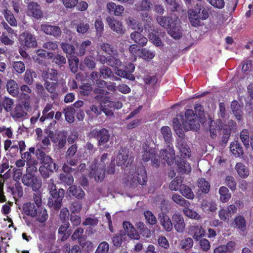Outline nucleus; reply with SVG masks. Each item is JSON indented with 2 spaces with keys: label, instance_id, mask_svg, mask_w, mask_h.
<instances>
[{
  "label": "nucleus",
  "instance_id": "1",
  "mask_svg": "<svg viewBox=\"0 0 253 253\" xmlns=\"http://www.w3.org/2000/svg\"><path fill=\"white\" fill-rule=\"evenodd\" d=\"M158 23L168 30V34L174 39H179L182 36L181 21L175 14L168 16H159L157 17Z\"/></svg>",
  "mask_w": 253,
  "mask_h": 253
},
{
  "label": "nucleus",
  "instance_id": "2",
  "mask_svg": "<svg viewBox=\"0 0 253 253\" xmlns=\"http://www.w3.org/2000/svg\"><path fill=\"white\" fill-rule=\"evenodd\" d=\"M57 75V71L53 69H48L43 71L42 73V77L44 81V86L50 94V98L52 100L57 99L60 94Z\"/></svg>",
  "mask_w": 253,
  "mask_h": 253
},
{
  "label": "nucleus",
  "instance_id": "3",
  "mask_svg": "<svg viewBox=\"0 0 253 253\" xmlns=\"http://www.w3.org/2000/svg\"><path fill=\"white\" fill-rule=\"evenodd\" d=\"M49 193L50 197L48 200L47 205L50 208L58 211L62 206L65 191L62 188L57 190L56 185L53 184L49 189Z\"/></svg>",
  "mask_w": 253,
  "mask_h": 253
},
{
  "label": "nucleus",
  "instance_id": "4",
  "mask_svg": "<svg viewBox=\"0 0 253 253\" xmlns=\"http://www.w3.org/2000/svg\"><path fill=\"white\" fill-rule=\"evenodd\" d=\"M128 175L127 182H129L130 186L135 187L137 184L144 185L147 181V175L145 168L143 167H139L135 173L134 169H131Z\"/></svg>",
  "mask_w": 253,
  "mask_h": 253
},
{
  "label": "nucleus",
  "instance_id": "5",
  "mask_svg": "<svg viewBox=\"0 0 253 253\" xmlns=\"http://www.w3.org/2000/svg\"><path fill=\"white\" fill-rule=\"evenodd\" d=\"M90 138H94L97 140L98 146H103L107 143L110 138V134L108 129L103 128L100 130L94 128L91 130L87 135Z\"/></svg>",
  "mask_w": 253,
  "mask_h": 253
},
{
  "label": "nucleus",
  "instance_id": "6",
  "mask_svg": "<svg viewBox=\"0 0 253 253\" xmlns=\"http://www.w3.org/2000/svg\"><path fill=\"white\" fill-rule=\"evenodd\" d=\"M22 182L24 185L31 187L34 191H38L41 188L42 182L36 174H25L22 178Z\"/></svg>",
  "mask_w": 253,
  "mask_h": 253
},
{
  "label": "nucleus",
  "instance_id": "7",
  "mask_svg": "<svg viewBox=\"0 0 253 253\" xmlns=\"http://www.w3.org/2000/svg\"><path fill=\"white\" fill-rule=\"evenodd\" d=\"M185 124L184 126L186 129H196L199 127V124L197 122L198 116L194 113L192 109H187L185 113Z\"/></svg>",
  "mask_w": 253,
  "mask_h": 253
},
{
  "label": "nucleus",
  "instance_id": "8",
  "mask_svg": "<svg viewBox=\"0 0 253 253\" xmlns=\"http://www.w3.org/2000/svg\"><path fill=\"white\" fill-rule=\"evenodd\" d=\"M19 43L24 48L35 47L37 42L34 36L31 33L25 32L19 36Z\"/></svg>",
  "mask_w": 253,
  "mask_h": 253
},
{
  "label": "nucleus",
  "instance_id": "9",
  "mask_svg": "<svg viewBox=\"0 0 253 253\" xmlns=\"http://www.w3.org/2000/svg\"><path fill=\"white\" fill-rule=\"evenodd\" d=\"M105 20L109 28L114 32H115L117 34L120 35L125 33L126 30L121 21L112 16H107Z\"/></svg>",
  "mask_w": 253,
  "mask_h": 253
},
{
  "label": "nucleus",
  "instance_id": "10",
  "mask_svg": "<svg viewBox=\"0 0 253 253\" xmlns=\"http://www.w3.org/2000/svg\"><path fill=\"white\" fill-rule=\"evenodd\" d=\"M134 69L135 66L134 64L129 63L124 67L123 69H118L116 74L119 77L133 81L135 78L132 73L134 72Z\"/></svg>",
  "mask_w": 253,
  "mask_h": 253
},
{
  "label": "nucleus",
  "instance_id": "11",
  "mask_svg": "<svg viewBox=\"0 0 253 253\" xmlns=\"http://www.w3.org/2000/svg\"><path fill=\"white\" fill-rule=\"evenodd\" d=\"M159 158L161 160H165L168 165L173 164L175 159V153L173 148L170 144L168 145L166 148L163 149L160 152V156Z\"/></svg>",
  "mask_w": 253,
  "mask_h": 253
},
{
  "label": "nucleus",
  "instance_id": "12",
  "mask_svg": "<svg viewBox=\"0 0 253 253\" xmlns=\"http://www.w3.org/2000/svg\"><path fill=\"white\" fill-rule=\"evenodd\" d=\"M237 211V208L234 205H230L226 209L222 208L218 211V216L220 220L228 221L232 214Z\"/></svg>",
  "mask_w": 253,
  "mask_h": 253
},
{
  "label": "nucleus",
  "instance_id": "13",
  "mask_svg": "<svg viewBox=\"0 0 253 253\" xmlns=\"http://www.w3.org/2000/svg\"><path fill=\"white\" fill-rule=\"evenodd\" d=\"M41 29L45 34L53 36L56 39L60 37L62 33L59 26L47 24H42Z\"/></svg>",
  "mask_w": 253,
  "mask_h": 253
},
{
  "label": "nucleus",
  "instance_id": "14",
  "mask_svg": "<svg viewBox=\"0 0 253 253\" xmlns=\"http://www.w3.org/2000/svg\"><path fill=\"white\" fill-rule=\"evenodd\" d=\"M28 12L29 14L36 19H40L43 16V13L41 10V7L36 2H30L27 6Z\"/></svg>",
  "mask_w": 253,
  "mask_h": 253
},
{
  "label": "nucleus",
  "instance_id": "15",
  "mask_svg": "<svg viewBox=\"0 0 253 253\" xmlns=\"http://www.w3.org/2000/svg\"><path fill=\"white\" fill-rule=\"evenodd\" d=\"M143 155L142 160L144 162H148L150 160H152L154 157H157V150L155 148L150 147L147 143H144L142 144Z\"/></svg>",
  "mask_w": 253,
  "mask_h": 253
},
{
  "label": "nucleus",
  "instance_id": "16",
  "mask_svg": "<svg viewBox=\"0 0 253 253\" xmlns=\"http://www.w3.org/2000/svg\"><path fill=\"white\" fill-rule=\"evenodd\" d=\"M172 226L178 232H182L185 224L182 215L179 213H175L172 216Z\"/></svg>",
  "mask_w": 253,
  "mask_h": 253
},
{
  "label": "nucleus",
  "instance_id": "17",
  "mask_svg": "<svg viewBox=\"0 0 253 253\" xmlns=\"http://www.w3.org/2000/svg\"><path fill=\"white\" fill-rule=\"evenodd\" d=\"M124 232L131 239L139 240L140 235L136 229L133 226L131 223L128 221H124L123 224Z\"/></svg>",
  "mask_w": 253,
  "mask_h": 253
},
{
  "label": "nucleus",
  "instance_id": "18",
  "mask_svg": "<svg viewBox=\"0 0 253 253\" xmlns=\"http://www.w3.org/2000/svg\"><path fill=\"white\" fill-rule=\"evenodd\" d=\"M13 99L6 97L3 96L0 94V114H1L3 110L6 113H8L11 110V108H13L14 106Z\"/></svg>",
  "mask_w": 253,
  "mask_h": 253
},
{
  "label": "nucleus",
  "instance_id": "19",
  "mask_svg": "<svg viewBox=\"0 0 253 253\" xmlns=\"http://www.w3.org/2000/svg\"><path fill=\"white\" fill-rule=\"evenodd\" d=\"M189 232L195 241H199L205 236V230L200 225H194L191 226L189 228Z\"/></svg>",
  "mask_w": 253,
  "mask_h": 253
},
{
  "label": "nucleus",
  "instance_id": "20",
  "mask_svg": "<svg viewBox=\"0 0 253 253\" xmlns=\"http://www.w3.org/2000/svg\"><path fill=\"white\" fill-rule=\"evenodd\" d=\"M175 164L178 172L181 174H188L191 172V167L186 161L180 158L176 161Z\"/></svg>",
  "mask_w": 253,
  "mask_h": 253
},
{
  "label": "nucleus",
  "instance_id": "21",
  "mask_svg": "<svg viewBox=\"0 0 253 253\" xmlns=\"http://www.w3.org/2000/svg\"><path fill=\"white\" fill-rule=\"evenodd\" d=\"M70 227V223L68 221H62V224L60 226L58 233L61 236V240L64 241L71 235V232L68 230Z\"/></svg>",
  "mask_w": 253,
  "mask_h": 253
},
{
  "label": "nucleus",
  "instance_id": "22",
  "mask_svg": "<svg viewBox=\"0 0 253 253\" xmlns=\"http://www.w3.org/2000/svg\"><path fill=\"white\" fill-rule=\"evenodd\" d=\"M197 11L196 10H195V11L188 10V12L189 21L191 25L194 27H199L203 24L202 22L203 20L197 16Z\"/></svg>",
  "mask_w": 253,
  "mask_h": 253
},
{
  "label": "nucleus",
  "instance_id": "23",
  "mask_svg": "<svg viewBox=\"0 0 253 253\" xmlns=\"http://www.w3.org/2000/svg\"><path fill=\"white\" fill-rule=\"evenodd\" d=\"M232 227L239 229L242 232L246 230L247 228V222L245 217L241 215L236 216L234 221L231 223Z\"/></svg>",
  "mask_w": 253,
  "mask_h": 253
},
{
  "label": "nucleus",
  "instance_id": "24",
  "mask_svg": "<svg viewBox=\"0 0 253 253\" xmlns=\"http://www.w3.org/2000/svg\"><path fill=\"white\" fill-rule=\"evenodd\" d=\"M8 113L12 118L16 119L23 118L27 115L22 106L19 103L16 104L13 109L11 108V110Z\"/></svg>",
  "mask_w": 253,
  "mask_h": 253
},
{
  "label": "nucleus",
  "instance_id": "25",
  "mask_svg": "<svg viewBox=\"0 0 253 253\" xmlns=\"http://www.w3.org/2000/svg\"><path fill=\"white\" fill-rule=\"evenodd\" d=\"M37 206L35 203L28 202L23 204L22 207V213L33 217L36 215Z\"/></svg>",
  "mask_w": 253,
  "mask_h": 253
},
{
  "label": "nucleus",
  "instance_id": "26",
  "mask_svg": "<svg viewBox=\"0 0 253 253\" xmlns=\"http://www.w3.org/2000/svg\"><path fill=\"white\" fill-rule=\"evenodd\" d=\"M36 215L33 217L40 223L45 222L48 217V215L45 208L43 206L37 207Z\"/></svg>",
  "mask_w": 253,
  "mask_h": 253
},
{
  "label": "nucleus",
  "instance_id": "27",
  "mask_svg": "<svg viewBox=\"0 0 253 253\" xmlns=\"http://www.w3.org/2000/svg\"><path fill=\"white\" fill-rule=\"evenodd\" d=\"M6 89L8 93L13 97H17L19 93V88L17 83L14 80L10 79L6 83Z\"/></svg>",
  "mask_w": 253,
  "mask_h": 253
},
{
  "label": "nucleus",
  "instance_id": "28",
  "mask_svg": "<svg viewBox=\"0 0 253 253\" xmlns=\"http://www.w3.org/2000/svg\"><path fill=\"white\" fill-rule=\"evenodd\" d=\"M141 17L142 20L145 22L144 25V33L147 31L150 32L151 31H154V27L152 24V17L147 12L142 13Z\"/></svg>",
  "mask_w": 253,
  "mask_h": 253
},
{
  "label": "nucleus",
  "instance_id": "29",
  "mask_svg": "<svg viewBox=\"0 0 253 253\" xmlns=\"http://www.w3.org/2000/svg\"><path fill=\"white\" fill-rule=\"evenodd\" d=\"M105 166L102 168H97L96 169H93V167H91V169L93 171H90L89 175L90 177H94L95 180L96 182H101L103 180L105 174Z\"/></svg>",
  "mask_w": 253,
  "mask_h": 253
},
{
  "label": "nucleus",
  "instance_id": "30",
  "mask_svg": "<svg viewBox=\"0 0 253 253\" xmlns=\"http://www.w3.org/2000/svg\"><path fill=\"white\" fill-rule=\"evenodd\" d=\"M159 220L161 224L166 231L170 232L172 230V221L167 214L163 213L162 214H160Z\"/></svg>",
  "mask_w": 253,
  "mask_h": 253
},
{
  "label": "nucleus",
  "instance_id": "31",
  "mask_svg": "<svg viewBox=\"0 0 253 253\" xmlns=\"http://www.w3.org/2000/svg\"><path fill=\"white\" fill-rule=\"evenodd\" d=\"M107 10L110 14H114L116 16L122 15L124 11L123 6L116 5L114 2H109L107 4Z\"/></svg>",
  "mask_w": 253,
  "mask_h": 253
},
{
  "label": "nucleus",
  "instance_id": "32",
  "mask_svg": "<svg viewBox=\"0 0 253 253\" xmlns=\"http://www.w3.org/2000/svg\"><path fill=\"white\" fill-rule=\"evenodd\" d=\"M197 11V16H199L202 20H205L209 17V13L208 10L202 4H197L193 8L190 9L189 10Z\"/></svg>",
  "mask_w": 253,
  "mask_h": 253
},
{
  "label": "nucleus",
  "instance_id": "33",
  "mask_svg": "<svg viewBox=\"0 0 253 253\" xmlns=\"http://www.w3.org/2000/svg\"><path fill=\"white\" fill-rule=\"evenodd\" d=\"M141 32L135 31L131 33L130 37L131 39L137 44L141 46H145L147 42V39L143 36Z\"/></svg>",
  "mask_w": 253,
  "mask_h": 253
},
{
  "label": "nucleus",
  "instance_id": "34",
  "mask_svg": "<svg viewBox=\"0 0 253 253\" xmlns=\"http://www.w3.org/2000/svg\"><path fill=\"white\" fill-rule=\"evenodd\" d=\"M177 146L179 150L181 157H183V158H187L190 156L191 150L186 142L180 140L178 141Z\"/></svg>",
  "mask_w": 253,
  "mask_h": 253
},
{
  "label": "nucleus",
  "instance_id": "35",
  "mask_svg": "<svg viewBox=\"0 0 253 253\" xmlns=\"http://www.w3.org/2000/svg\"><path fill=\"white\" fill-rule=\"evenodd\" d=\"M128 158V152L126 150L122 149L120 150L119 153L117 156L116 162L119 166H126L127 167L128 163L126 165V163Z\"/></svg>",
  "mask_w": 253,
  "mask_h": 253
},
{
  "label": "nucleus",
  "instance_id": "36",
  "mask_svg": "<svg viewBox=\"0 0 253 253\" xmlns=\"http://www.w3.org/2000/svg\"><path fill=\"white\" fill-rule=\"evenodd\" d=\"M36 155L37 159L40 161L42 165H45L51 161L52 158L49 155H47L42 150L37 149L36 151Z\"/></svg>",
  "mask_w": 253,
  "mask_h": 253
},
{
  "label": "nucleus",
  "instance_id": "37",
  "mask_svg": "<svg viewBox=\"0 0 253 253\" xmlns=\"http://www.w3.org/2000/svg\"><path fill=\"white\" fill-rule=\"evenodd\" d=\"M77 21L74 20L71 21V27H75L77 32L80 34L86 33L89 29L90 26L88 23L81 22L79 24L77 23Z\"/></svg>",
  "mask_w": 253,
  "mask_h": 253
},
{
  "label": "nucleus",
  "instance_id": "38",
  "mask_svg": "<svg viewBox=\"0 0 253 253\" xmlns=\"http://www.w3.org/2000/svg\"><path fill=\"white\" fill-rule=\"evenodd\" d=\"M5 19L10 24L11 26L16 27L17 26V21L12 12L6 8L3 10L2 12Z\"/></svg>",
  "mask_w": 253,
  "mask_h": 253
},
{
  "label": "nucleus",
  "instance_id": "39",
  "mask_svg": "<svg viewBox=\"0 0 253 253\" xmlns=\"http://www.w3.org/2000/svg\"><path fill=\"white\" fill-rule=\"evenodd\" d=\"M126 239V235L123 230H120L118 233L114 235L112 239L113 245L117 247L121 246L124 240Z\"/></svg>",
  "mask_w": 253,
  "mask_h": 253
},
{
  "label": "nucleus",
  "instance_id": "40",
  "mask_svg": "<svg viewBox=\"0 0 253 253\" xmlns=\"http://www.w3.org/2000/svg\"><path fill=\"white\" fill-rule=\"evenodd\" d=\"M219 199L222 203L227 202L231 198V194L225 186H221L218 190Z\"/></svg>",
  "mask_w": 253,
  "mask_h": 253
},
{
  "label": "nucleus",
  "instance_id": "41",
  "mask_svg": "<svg viewBox=\"0 0 253 253\" xmlns=\"http://www.w3.org/2000/svg\"><path fill=\"white\" fill-rule=\"evenodd\" d=\"M68 190L72 195L78 199H83L85 196L84 190L80 187L76 185H71Z\"/></svg>",
  "mask_w": 253,
  "mask_h": 253
},
{
  "label": "nucleus",
  "instance_id": "42",
  "mask_svg": "<svg viewBox=\"0 0 253 253\" xmlns=\"http://www.w3.org/2000/svg\"><path fill=\"white\" fill-rule=\"evenodd\" d=\"M235 169L239 175L243 178H247L249 175V169L243 163H237Z\"/></svg>",
  "mask_w": 253,
  "mask_h": 253
},
{
  "label": "nucleus",
  "instance_id": "43",
  "mask_svg": "<svg viewBox=\"0 0 253 253\" xmlns=\"http://www.w3.org/2000/svg\"><path fill=\"white\" fill-rule=\"evenodd\" d=\"M100 48L107 54L111 55H118V52L116 48L112 45L103 42L100 45Z\"/></svg>",
  "mask_w": 253,
  "mask_h": 253
},
{
  "label": "nucleus",
  "instance_id": "44",
  "mask_svg": "<svg viewBox=\"0 0 253 253\" xmlns=\"http://www.w3.org/2000/svg\"><path fill=\"white\" fill-rule=\"evenodd\" d=\"M161 130L165 142L168 145L171 144L172 138L170 127L168 126H164L161 128Z\"/></svg>",
  "mask_w": 253,
  "mask_h": 253
},
{
  "label": "nucleus",
  "instance_id": "45",
  "mask_svg": "<svg viewBox=\"0 0 253 253\" xmlns=\"http://www.w3.org/2000/svg\"><path fill=\"white\" fill-rule=\"evenodd\" d=\"M198 187L199 190L203 193L207 194L210 191V183L204 178H199L198 181Z\"/></svg>",
  "mask_w": 253,
  "mask_h": 253
},
{
  "label": "nucleus",
  "instance_id": "46",
  "mask_svg": "<svg viewBox=\"0 0 253 253\" xmlns=\"http://www.w3.org/2000/svg\"><path fill=\"white\" fill-rule=\"evenodd\" d=\"M36 73L31 70L27 69L24 75V81L28 85H32L33 84L34 78H37Z\"/></svg>",
  "mask_w": 253,
  "mask_h": 253
},
{
  "label": "nucleus",
  "instance_id": "47",
  "mask_svg": "<svg viewBox=\"0 0 253 253\" xmlns=\"http://www.w3.org/2000/svg\"><path fill=\"white\" fill-rule=\"evenodd\" d=\"M63 112L65 114V120L67 122L69 123H72L74 122L75 110L73 107H66L64 109Z\"/></svg>",
  "mask_w": 253,
  "mask_h": 253
},
{
  "label": "nucleus",
  "instance_id": "48",
  "mask_svg": "<svg viewBox=\"0 0 253 253\" xmlns=\"http://www.w3.org/2000/svg\"><path fill=\"white\" fill-rule=\"evenodd\" d=\"M68 62L71 71L73 73H76L78 69L79 58L75 55H70L68 57Z\"/></svg>",
  "mask_w": 253,
  "mask_h": 253
},
{
  "label": "nucleus",
  "instance_id": "49",
  "mask_svg": "<svg viewBox=\"0 0 253 253\" xmlns=\"http://www.w3.org/2000/svg\"><path fill=\"white\" fill-rule=\"evenodd\" d=\"M14 196H17L21 198L23 195V187L21 184L17 181L15 182L14 186L9 188Z\"/></svg>",
  "mask_w": 253,
  "mask_h": 253
},
{
  "label": "nucleus",
  "instance_id": "50",
  "mask_svg": "<svg viewBox=\"0 0 253 253\" xmlns=\"http://www.w3.org/2000/svg\"><path fill=\"white\" fill-rule=\"evenodd\" d=\"M230 149L235 156L239 157L240 155L243 153L242 147L237 141L232 142L230 144Z\"/></svg>",
  "mask_w": 253,
  "mask_h": 253
},
{
  "label": "nucleus",
  "instance_id": "51",
  "mask_svg": "<svg viewBox=\"0 0 253 253\" xmlns=\"http://www.w3.org/2000/svg\"><path fill=\"white\" fill-rule=\"evenodd\" d=\"M180 192L187 199L192 200L194 198V194L191 189L184 184L180 185Z\"/></svg>",
  "mask_w": 253,
  "mask_h": 253
},
{
  "label": "nucleus",
  "instance_id": "52",
  "mask_svg": "<svg viewBox=\"0 0 253 253\" xmlns=\"http://www.w3.org/2000/svg\"><path fill=\"white\" fill-rule=\"evenodd\" d=\"M172 200L176 204L179 205L183 207H190V202L184 199L180 195L177 194H174L172 197Z\"/></svg>",
  "mask_w": 253,
  "mask_h": 253
},
{
  "label": "nucleus",
  "instance_id": "53",
  "mask_svg": "<svg viewBox=\"0 0 253 253\" xmlns=\"http://www.w3.org/2000/svg\"><path fill=\"white\" fill-rule=\"evenodd\" d=\"M180 248L185 251H189L193 246V241L191 238L188 237L180 242Z\"/></svg>",
  "mask_w": 253,
  "mask_h": 253
},
{
  "label": "nucleus",
  "instance_id": "54",
  "mask_svg": "<svg viewBox=\"0 0 253 253\" xmlns=\"http://www.w3.org/2000/svg\"><path fill=\"white\" fill-rule=\"evenodd\" d=\"M118 55H111L109 56L107 65L115 68H118L122 65V61L118 58Z\"/></svg>",
  "mask_w": 253,
  "mask_h": 253
},
{
  "label": "nucleus",
  "instance_id": "55",
  "mask_svg": "<svg viewBox=\"0 0 253 253\" xmlns=\"http://www.w3.org/2000/svg\"><path fill=\"white\" fill-rule=\"evenodd\" d=\"M155 30L154 31H151L150 32H148V31L145 33V34H147L150 40L152 41L153 43L157 46H161L162 44V41L160 37L156 35L155 33Z\"/></svg>",
  "mask_w": 253,
  "mask_h": 253
},
{
  "label": "nucleus",
  "instance_id": "56",
  "mask_svg": "<svg viewBox=\"0 0 253 253\" xmlns=\"http://www.w3.org/2000/svg\"><path fill=\"white\" fill-rule=\"evenodd\" d=\"M35 152V148L31 147L29 148L28 151L25 152H22L21 154V158L25 160L27 162V165H29V163L32 162V154H34Z\"/></svg>",
  "mask_w": 253,
  "mask_h": 253
},
{
  "label": "nucleus",
  "instance_id": "57",
  "mask_svg": "<svg viewBox=\"0 0 253 253\" xmlns=\"http://www.w3.org/2000/svg\"><path fill=\"white\" fill-rule=\"evenodd\" d=\"M91 44V42L89 40H86L83 42L78 47V51L77 52V54L78 56H81L84 55L86 52L87 47L90 46Z\"/></svg>",
  "mask_w": 253,
  "mask_h": 253
},
{
  "label": "nucleus",
  "instance_id": "58",
  "mask_svg": "<svg viewBox=\"0 0 253 253\" xmlns=\"http://www.w3.org/2000/svg\"><path fill=\"white\" fill-rule=\"evenodd\" d=\"M183 212L186 216L190 218L199 219L200 218V215L195 211L190 209L189 207H184Z\"/></svg>",
  "mask_w": 253,
  "mask_h": 253
},
{
  "label": "nucleus",
  "instance_id": "59",
  "mask_svg": "<svg viewBox=\"0 0 253 253\" xmlns=\"http://www.w3.org/2000/svg\"><path fill=\"white\" fill-rule=\"evenodd\" d=\"M140 56L146 61H150L155 56V53L147 48H143L141 51Z\"/></svg>",
  "mask_w": 253,
  "mask_h": 253
},
{
  "label": "nucleus",
  "instance_id": "60",
  "mask_svg": "<svg viewBox=\"0 0 253 253\" xmlns=\"http://www.w3.org/2000/svg\"><path fill=\"white\" fill-rule=\"evenodd\" d=\"M225 183L229 188L232 191H234L236 189L237 182L235 178L230 175H228L225 179Z\"/></svg>",
  "mask_w": 253,
  "mask_h": 253
},
{
  "label": "nucleus",
  "instance_id": "61",
  "mask_svg": "<svg viewBox=\"0 0 253 253\" xmlns=\"http://www.w3.org/2000/svg\"><path fill=\"white\" fill-rule=\"evenodd\" d=\"M240 138L244 145L248 147L250 145L249 131L248 129H244L240 132Z\"/></svg>",
  "mask_w": 253,
  "mask_h": 253
},
{
  "label": "nucleus",
  "instance_id": "62",
  "mask_svg": "<svg viewBox=\"0 0 253 253\" xmlns=\"http://www.w3.org/2000/svg\"><path fill=\"white\" fill-rule=\"evenodd\" d=\"M60 180L67 185L71 186L74 182V178L71 174L61 173L59 176Z\"/></svg>",
  "mask_w": 253,
  "mask_h": 253
},
{
  "label": "nucleus",
  "instance_id": "63",
  "mask_svg": "<svg viewBox=\"0 0 253 253\" xmlns=\"http://www.w3.org/2000/svg\"><path fill=\"white\" fill-rule=\"evenodd\" d=\"M144 215L147 222L153 225L157 223V220L155 216L150 211H146L144 212Z\"/></svg>",
  "mask_w": 253,
  "mask_h": 253
},
{
  "label": "nucleus",
  "instance_id": "64",
  "mask_svg": "<svg viewBox=\"0 0 253 253\" xmlns=\"http://www.w3.org/2000/svg\"><path fill=\"white\" fill-rule=\"evenodd\" d=\"M152 6L151 1L149 0H143L141 1L137 9L138 11H149Z\"/></svg>",
  "mask_w": 253,
  "mask_h": 253
}]
</instances>
